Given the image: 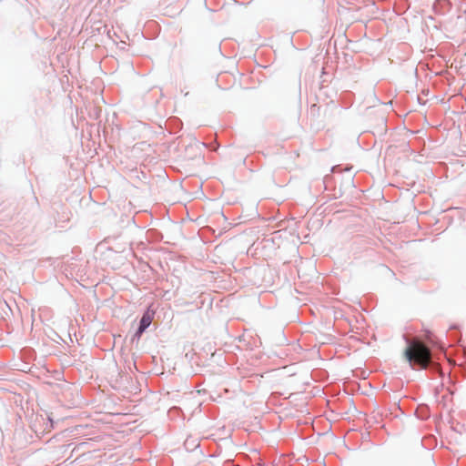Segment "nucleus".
<instances>
[{
    "label": "nucleus",
    "mask_w": 466,
    "mask_h": 466,
    "mask_svg": "<svg viewBox=\"0 0 466 466\" xmlns=\"http://www.w3.org/2000/svg\"><path fill=\"white\" fill-rule=\"evenodd\" d=\"M406 358L409 361L426 368L431 361V351L421 342L412 340L405 350Z\"/></svg>",
    "instance_id": "obj_1"
},
{
    "label": "nucleus",
    "mask_w": 466,
    "mask_h": 466,
    "mask_svg": "<svg viewBox=\"0 0 466 466\" xmlns=\"http://www.w3.org/2000/svg\"><path fill=\"white\" fill-rule=\"evenodd\" d=\"M185 448L187 451H194L199 446V442L198 439L189 437L184 442Z\"/></svg>",
    "instance_id": "obj_3"
},
{
    "label": "nucleus",
    "mask_w": 466,
    "mask_h": 466,
    "mask_svg": "<svg viewBox=\"0 0 466 466\" xmlns=\"http://www.w3.org/2000/svg\"><path fill=\"white\" fill-rule=\"evenodd\" d=\"M154 319V312L151 311V310H147L141 320H140V325H139V328H138V330H137V333L140 335L142 334L145 329L151 324L152 320Z\"/></svg>",
    "instance_id": "obj_2"
}]
</instances>
